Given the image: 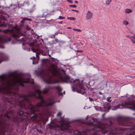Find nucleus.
I'll return each mask as SVG.
<instances>
[{
	"label": "nucleus",
	"mask_w": 135,
	"mask_h": 135,
	"mask_svg": "<svg viewBox=\"0 0 135 135\" xmlns=\"http://www.w3.org/2000/svg\"><path fill=\"white\" fill-rule=\"evenodd\" d=\"M48 86V88L44 89L42 91L37 90L34 93L29 92L27 95H18L19 98L15 99H14V96L13 97L11 101L9 102L11 103H12V102H18L17 104L21 107L22 109L19 110L16 113L9 110L7 112V114L5 115L6 117L12 121L18 123L23 119V115L24 112L22 110L23 109L26 110L28 108L34 113L35 112L39 111V108H46L51 106L56 102L54 100L53 98L51 97L45 100L41 93H43L44 94H46L48 93L49 89H55L59 92L61 91L62 89L59 86ZM13 104H16L14 103Z\"/></svg>",
	"instance_id": "1"
},
{
	"label": "nucleus",
	"mask_w": 135,
	"mask_h": 135,
	"mask_svg": "<svg viewBox=\"0 0 135 135\" xmlns=\"http://www.w3.org/2000/svg\"><path fill=\"white\" fill-rule=\"evenodd\" d=\"M40 73L41 76L47 84L58 83L59 80L66 83L72 82V85H74V86H71L73 91H77L83 94L85 93V88L82 84L83 81L78 79L74 80L70 79L64 73L62 74H60L56 67L53 65L48 67L45 71H42Z\"/></svg>",
	"instance_id": "2"
},
{
	"label": "nucleus",
	"mask_w": 135,
	"mask_h": 135,
	"mask_svg": "<svg viewBox=\"0 0 135 135\" xmlns=\"http://www.w3.org/2000/svg\"><path fill=\"white\" fill-rule=\"evenodd\" d=\"M117 121L119 124L124 126H128V127L119 129L115 128L108 131L106 128L110 129L112 127V125L110 122V124H104L100 128H97L96 130L93 129L89 130V132L82 131L80 132V134L85 135L89 132L91 133L90 135H101L102 134L104 135L107 133L111 135H117L126 133L127 135H135V126H133L132 123H131L130 118L120 117L118 118Z\"/></svg>",
	"instance_id": "3"
},
{
	"label": "nucleus",
	"mask_w": 135,
	"mask_h": 135,
	"mask_svg": "<svg viewBox=\"0 0 135 135\" xmlns=\"http://www.w3.org/2000/svg\"><path fill=\"white\" fill-rule=\"evenodd\" d=\"M7 126V123L6 120H0V135H4Z\"/></svg>",
	"instance_id": "4"
},
{
	"label": "nucleus",
	"mask_w": 135,
	"mask_h": 135,
	"mask_svg": "<svg viewBox=\"0 0 135 135\" xmlns=\"http://www.w3.org/2000/svg\"><path fill=\"white\" fill-rule=\"evenodd\" d=\"M133 100L135 101L134 98H133ZM125 105H131V106L129 107L131 109L133 110H135V102L131 103H125L122 104H119L116 106L117 108L114 109V110H116L117 108L122 109L124 108Z\"/></svg>",
	"instance_id": "5"
},
{
	"label": "nucleus",
	"mask_w": 135,
	"mask_h": 135,
	"mask_svg": "<svg viewBox=\"0 0 135 135\" xmlns=\"http://www.w3.org/2000/svg\"><path fill=\"white\" fill-rule=\"evenodd\" d=\"M61 120L62 123L59 126V127L61 128V130L65 132L69 131V125L67 123H65V119L64 118L61 117Z\"/></svg>",
	"instance_id": "6"
},
{
	"label": "nucleus",
	"mask_w": 135,
	"mask_h": 135,
	"mask_svg": "<svg viewBox=\"0 0 135 135\" xmlns=\"http://www.w3.org/2000/svg\"><path fill=\"white\" fill-rule=\"evenodd\" d=\"M32 51L33 52L36 53V56L37 58L38 59H39V56L38 55L40 53H41V54L43 55H46L47 54V53L46 51H44L43 50L41 49L39 50L38 49H31Z\"/></svg>",
	"instance_id": "7"
},
{
	"label": "nucleus",
	"mask_w": 135,
	"mask_h": 135,
	"mask_svg": "<svg viewBox=\"0 0 135 135\" xmlns=\"http://www.w3.org/2000/svg\"><path fill=\"white\" fill-rule=\"evenodd\" d=\"M93 16L92 13L90 11H88L86 16V20H89L91 19Z\"/></svg>",
	"instance_id": "8"
},
{
	"label": "nucleus",
	"mask_w": 135,
	"mask_h": 135,
	"mask_svg": "<svg viewBox=\"0 0 135 135\" xmlns=\"http://www.w3.org/2000/svg\"><path fill=\"white\" fill-rule=\"evenodd\" d=\"M130 39L131 40L133 43H135V37L134 36H131Z\"/></svg>",
	"instance_id": "9"
},
{
	"label": "nucleus",
	"mask_w": 135,
	"mask_h": 135,
	"mask_svg": "<svg viewBox=\"0 0 135 135\" xmlns=\"http://www.w3.org/2000/svg\"><path fill=\"white\" fill-rule=\"evenodd\" d=\"M132 11L131 9H126L125 10V12L126 13H129L132 12Z\"/></svg>",
	"instance_id": "10"
},
{
	"label": "nucleus",
	"mask_w": 135,
	"mask_h": 135,
	"mask_svg": "<svg viewBox=\"0 0 135 135\" xmlns=\"http://www.w3.org/2000/svg\"><path fill=\"white\" fill-rule=\"evenodd\" d=\"M112 1V0H106L105 2L106 4L107 5H109L111 2Z\"/></svg>",
	"instance_id": "11"
},
{
	"label": "nucleus",
	"mask_w": 135,
	"mask_h": 135,
	"mask_svg": "<svg viewBox=\"0 0 135 135\" xmlns=\"http://www.w3.org/2000/svg\"><path fill=\"white\" fill-rule=\"evenodd\" d=\"M67 19L71 20H75L76 18L74 17H68L67 18Z\"/></svg>",
	"instance_id": "12"
},
{
	"label": "nucleus",
	"mask_w": 135,
	"mask_h": 135,
	"mask_svg": "<svg viewBox=\"0 0 135 135\" xmlns=\"http://www.w3.org/2000/svg\"><path fill=\"white\" fill-rule=\"evenodd\" d=\"M26 20H27L28 21H31V20L30 19L28 18L27 17H24L23 18V21H25Z\"/></svg>",
	"instance_id": "13"
},
{
	"label": "nucleus",
	"mask_w": 135,
	"mask_h": 135,
	"mask_svg": "<svg viewBox=\"0 0 135 135\" xmlns=\"http://www.w3.org/2000/svg\"><path fill=\"white\" fill-rule=\"evenodd\" d=\"M123 23L125 25H127L128 24V22L126 21H123Z\"/></svg>",
	"instance_id": "14"
},
{
	"label": "nucleus",
	"mask_w": 135,
	"mask_h": 135,
	"mask_svg": "<svg viewBox=\"0 0 135 135\" xmlns=\"http://www.w3.org/2000/svg\"><path fill=\"white\" fill-rule=\"evenodd\" d=\"M111 98V97H108L107 98V101L109 102H111L112 101L111 100H110Z\"/></svg>",
	"instance_id": "15"
},
{
	"label": "nucleus",
	"mask_w": 135,
	"mask_h": 135,
	"mask_svg": "<svg viewBox=\"0 0 135 135\" xmlns=\"http://www.w3.org/2000/svg\"><path fill=\"white\" fill-rule=\"evenodd\" d=\"M73 30L74 31H77L79 32H81V30L79 29H75L74 28L73 29Z\"/></svg>",
	"instance_id": "16"
},
{
	"label": "nucleus",
	"mask_w": 135,
	"mask_h": 135,
	"mask_svg": "<svg viewBox=\"0 0 135 135\" xmlns=\"http://www.w3.org/2000/svg\"><path fill=\"white\" fill-rule=\"evenodd\" d=\"M62 115V113L61 112H59L58 113V114L57 115V116L58 117H60Z\"/></svg>",
	"instance_id": "17"
},
{
	"label": "nucleus",
	"mask_w": 135,
	"mask_h": 135,
	"mask_svg": "<svg viewBox=\"0 0 135 135\" xmlns=\"http://www.w3.org/2000/svg\"><path fill=\"white\" fill-rule=\"evenodd\" d=\"M58 19H60L61 20H63V19H65V17H62L61 16H60L59 17V18H58Z\"/></svg>",
	"instance_id": "18"
},
{
	"label": "nucleus",
	"mask_w": 135,
	"mask_h": 135,
	"mask_svg": "<svg viewBox=\"0 0 135 135\" xmlns=\"http://www.w3.org/2000/svg\"><path fill=\"white\" fill-rule=\"evenodd\" d=\"M10 40H11V38L10 37H7L6 39V40L7 41H10Z\"/></svg>",
	"instance_id": "19"
},
{
	"label": "nucleus",
	"mask_w": 135,
	"mask_h": 135,
	"mask_svg": "<svg viewBox=\"0 0 135 135\" xmlns=\"http://www.w3.org/2000/svg\"><path fill=\"white\" fill-rule=\"evenodd\" d=\"M70 7H76V5H70Z\"/></svg>",
	"instance_id": "20"
},
{
	"label": "nucleus",
	"mask_w": 135,
	"mask_h": 135,
	"mask_svg": "<svg viewBox=\"0 0 135 135\" xmlns=\"http://www.w3.org/2000/svg\"><path fill=\"white\" fill-rule=\"evenodd\" d=\"M32 62H33V64H37L38 63V61H36L35 62H34V61H33Z\"/></svg>",
	"instance_id": "21"
},
{
	"label": "nucleus",
	"mask_w": 135,
	"mask_h": 135,
	"mask_svg": "<svg viewBox=\"0 0 135 135\" xmlns=\"http://www.w3.org/2000/svg\"><path fill=\"white\" fill-rule=\"evenodd\" d=\"M67 1L70 3H73L72 1L71 0H67Z\"/></svg>",
	"instance_id": "22"
},
{
	"label": "nucleus",
	"mask_w": 135,
	"mask_h": 135,
	"mask_svg": "<svg viewBox=\"0 0 135 135\" xmlns=\"http://www.w3.org/2000/svg\"><path fill=\"white\" fill-rule=\"evenodd\" d=\"M76 51L77 52H83V51H82V50H76Z\"/></svg>",
	"instance_id": "23"
},
{
	"label": "nucleus",
	"mask_w": 135,
	"mask_h": 135,
	"mask_svg": "<svg viewBox=\"0 0 135 135\" xmlns=\"http://www.w3.org/2000/svg\"><path fill=\"white\" fill-rule=\"evenodd\" d=\"M71 11H75L77 12H79V11L78 10H74V9H72Z\"/></svg>",
	"instance_id": "24"
},
{
	"label": "nucleus",
	"mask_w": 135,
	"mask_h": 135,
	"mask_svg": "<svg viewBox=\"0 0 135 135\" xmlns=\"http://www.w3.org/2000/svg\"><path fill=\"white\" fill-rule=\"evenodd\" d=\"M126 37H128V38H130V37H131V36H129L128 35H127L126 36Z\"/></svg>",
	"instance_id": "25"
},
{
	"label": "nucleus",
	"mask_w": 135,
	"mask_h": 135,
	"mask_svg": "<svg viewBox=\"0 0 135 135\" xmlns=\"http://www.w3.org/2000/svg\"><path fill=\"white\" fill-rule=\"evenodd\" d=\"M58 23L60 24H61L63 23V22H62V21H61L60 22H59Z\"/></svg>",
	"instance_id": "26"
},
{
	"label": "nucleus",
	"mask_w": 135,
	"mask_h": 135,
	"mask_svg": "<svg viewBox=\"0 0 135 135\" xmlns=\"http://www.w3.org/2000/svg\"><path fill=\"white\" fill-rule=\"evenodd\" d=\"M62 93H59V95H62Z\"/></svg>",
	"instance_id": "27"
},
{
	"label": "nucleus",
	"mask_w": 135,
	"mask_h": 135,
	"mask_svg": "<svg viewBox=\"0 0 135 135\" xmlns=\"http://www.w3.org/2000/svg\"><path fill=\"white\" fill-rule=\"evenodd\" d=\"M25 21H23V19L21 21V23H22L23 22Z\"/></svg>",
	"instance_id": "28"
},
{
	"label": "nucleus",
	"mask_w": 135,
	"mask_h": 135,
	"mask_svg": "<svg viewBox=\"0 0 135 135\" xmlns=\"http://www.w3.org/2000/svg\"><path fill=\"white\" fill-rule=\"evenodd\" d=\"M40 116H42V115L43 113H40Z\"/></svg>",
	"instance_id": "29"
},
{
	"label": "nucleus",
	"mask_w": 135,
	"mask_h": 135,
	"mask_svg": "<svg viewBox=\"0 0 135 135\" xmlns=\"http://www.w3.org/2000/svg\"><path fill=\"white\" fill-rule=\"evenodd\" d=\"M75 2L76 3H78V1H75Z\"/></svg>",
	"instance_id": "30"
},
{
	"label": "nucleus",
	"mask_w": 135,
	"mask_h": 135,
	"mask_svg": "<svg viewBox=\"0 0 135 135\" xmlns=\"http://www.w3.org/2000/svg\"><path fill=\"white\" fill-rule=\"evenodd\" d=\"M105 114H103L102 115V117H103L104 115H105Z\"/></svg>",
	"instance_id": "31"
},
{
	"label": "nucleus",
	"mask_w": 135,
	"mask_h": 135,
	"mask_svg": "<svg viewBox=\"0 0 135 135\" xmlns=\"http://www.w3.org/2000/svg\"><path fill=\"white\" fill-rule=\"evenodd\" d=\"M67 28L68 29H71V27H68Z\"/></svg>",
	"instance_id": "32"
},
{
	"label": "nucleus",
	"mask_w": 135,
	"mask_h": 135,
	"mask_svg": "<svg viewBox=\"0 0 135 135\" xmlns=\"http://www.w3.org/2000/svg\"><path fill=\"white\" fill-rule=\"evenodd\" d=\"M99 93L100 94L102 95V93H101L100 92H99Z\"/></svg>",
	"instance_id": "33"
},
{
	"label": "nucleus",
	"mask_w": 135,
	"mask_h": 135,
	"mask_svg": "<svg viewBox=\"0 0 135 135\" xmlns=\"http://www.w3.org/2000/svg\"><path fill=\"white\" fill-rule=\"evenodd\" d=\"M58 40L57 39H55V41H57Z\"/></svg>",
	"instance_id": "34"
},
{
	"label": "nucleus",
	"mask_w": 135,
	"mask_h": 135,
	"mask_svg": "<svg viewBox=\"0 0 135 135\" xmlns=\"http://www.w3.org/2000/svg\"><path fill=\"white\" fill-rule=\"evenodd\" d=\"M33 58L34 59H35L36 58L34 57H33Z\"/></svg>",
	"instance_id": "35"
},
{
	"label": "nucleus",
	"mask_w": 135,
	"mask_h": 135,
	"mask_svg": "<svg viewBox=\"0 0 135 135\" xmlns=\"http://www.w3.org/2000/svg\"><path fill=\"white\" fill-rule=\"evenodd\" d=\"M64 94H65V91L64 92Z\"/></svg>",
	"instance_id": "36"
},
{
	"label": "nucleus",
	"mask_w": 135,
	"mask_h": 135,
	"mask_svg": "<svg viewBox=\"0 0 135 135\" xmlns=\"http://www.w3.org/2000/svg\"><path fill=\"white\" fill-rule=\"evenodd\" d=\"M60 102V101H59V102Z\"/></svg>",
	"instance_id": "37"
},
{
	"label": "nucleus",
	"mask_w": 135,
	"mask_h": 135,
	"mask_svg": "<svg viewBox=\"0 0 135 135\" xmlns=\"http://www.w3.org/2000/svg\"><path fill=\"white\" fill-rule=\"evenodd\" d=\"M87 118H88L87 117L86 118V119H87Z\"/></svg>",
	"instance_id": "38"
}]
</instances>
